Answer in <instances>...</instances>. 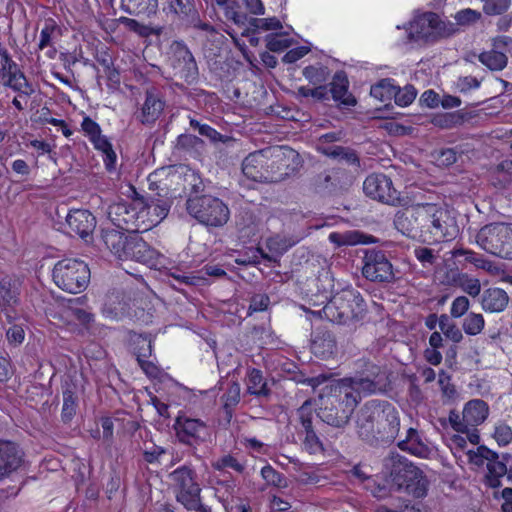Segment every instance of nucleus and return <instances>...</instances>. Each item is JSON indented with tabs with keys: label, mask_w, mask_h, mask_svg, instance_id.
<instances>
[{
	"label": "nucleus",
	"mask_w": 512,
	"mask_h": 512,
	"mask_svg": "<svg viewBox=\"0 0 512 512\" xmlns=\"http://www.w3.org/2000/svg\"><path fill=\"white\" fill-rule=\"evenodd\" d=\"M356 428L359 437L370 445L392 442L400 430L399 413L388 401H368L357 413Z\"/></svg>",
	"instance_id": "f257e3e1"
},
{
	"label": "nucleus",
	"mask_w": 512,
	"mask_h": 512,
	"mask_svg": "<svg viewBox=\"0 0 512 512\" xmlns=\"http://www.w3.org/2000/svg\"><path fill=\"white\" fill-rule=\"evenodd\" d=\"M322 312L325 318L331 322L356 326L363 321L367 309L358 290L343 289L332 296L323 307Z\"/></svg>",
	"instance_id": "f03ea898"
},
{
	"label": "nucleus",
	"mask_w": 512,
	"mask_h": 512,
	"mask_svg": "<svg viewBox=\"0 0 512 512\" xmlns=\"http://www.w3.org/2000/svg\"><path fill=\"white\" fill-rule=\"evenodd\" d=\"M169 479L177 502L187 510L211 512V508L202 503L198 475L191 466L183 465L176 468L169 474Z\"/></svg>",
	"instance_id": "7ed1b4c3"
},
{
	"label": "nucleus",
	"mask_w": 512,
	"mask_h": 512,
	"mask_svg": "<svg viewBox=\"0 0 512 512\" xmlns=\"http://www.w3.org/2000/svg\"><path fill=\"white\" fill-rule=\"evenodd\" d=\"M391 476L398 490H403L416 498H422L427 493L428 481L423 472L397 452L389 455Z\"/></svg>",
	"instance_id": "20e7f679"
},
{
	"label": "nucleus",
	"mask_w": 512,
	"mask_h": 512,
	"mask_svg": "<svg viewBox=\"0 0 512 512\" xmlns=\"http://www.w3.org/2000/svg\"><path fill=\"white\" fill-rule=\"evenodd\" d=\"M107 216L118 229L129 233L147 231L154 221L148 220L147 211L141 207V201H121L109 205Z\"/></svg>",
	"instance_id": "39448f33"
},
{
	"label": "nucleus",
	"mask_w": 512,
	"mask_h": 512,
	"mask_svg": "<svg viewBox=\"0 0 512 512\" xmlns=\"http://www.w3.org/2000/svg\"><path fill=\"white\" fill-rule=\"evenodd\" d=\"M357 404V395L342 384L327 397L317 416L328 425L340 428L348 423Z\"/></svg>",
	"instance_id": "423d86ee"
},
{
	"label": "nucleus",
	"mask_w": 512,
	"mask_h": 512,
	"mask_svg": "<svg viewBox=\"0 0 512 512\" xmlns=\"http://www.w3.org/2000/svg\"><path fill=\"white\" fill-rule=\"evenodd\" d=\"M425 216V240L451 241L459 234L455 214L447 207L426 203Z\"/></svg>",
	"instance_id": "0eeeda50"
},
{
	"label": "nucleus",
	"mask_w": 512,
	"mask_h": 512,
	"mask_svg": "<svg viewBox=\"0 0 512 512\" xmlns=\"http://www.w3.org/2000/svg\"><path fill=\"white\" fill-rule=\"evenodd\" d=\"M52 276L60 289L77 294L87 288L90 282V269L82 260L66 258L54 265Z\"/></svg>",
	"instance_id": "6e6552de"
},
{
	"label": "nucleus",
	"mask_w": 512,
	"mask_h": 512,
	"mask_svg": "<svg viewBox=\"0 0 512 512\" xmlns=\"http://www.w3.org/2000/svg\"><path fill=\"white\" fill-rule=\"evenodd\" d=\"M186 209L199 223L210 227L225 225L230 216L228 206L211 195L190 196L186 201Z\"/></svg>",
	"instance_id": "1a4fd4ad"
},
{
	"label": "nucleus",
	"mask_w": 512,
	"mask_h": 512,
	"mask_svg": "<svg viewBox=\"0 0 512 512\" xmlns=\"http://www.w3.org/2000/svg\"><path fill=\"white\" fill-rule=\"evenodd\" d=\"M475 241L487 253L512 259V224H487L477 232Z\"/></svg>",
	"instance_id": "9d476101"
},
{
	"label": "nucleus",
	"mask_w": 512,
	"mask_h": 512,
	"mask_svg": "<svg viewBox=\"0 0 512 512\" xmlns=\"http://www.w3.org/2000/svg\"><path fill=\"white\" fill-rule=\"evenodd\" d=\"M266 173L279 176L277 179H266V182H280L296 172L302 160L297 151L288 146H275L265 149Z\"/></svg>",
	"instance_id": "9b49d317"
},
{
	"label": "nucleus",
	"mask_w": 512,
	"mask_h": 512,
	"mask_svg": "<svg viewBox=\"0 0 512 512\" xmlns=\"http://www.w3.org/2000/svg\"><path fill=\"white\" fill-rule=\"evenodd\" d=\"M362 274L372 282H391L394 279L393 266L385 252L376 249L365 251Z\"/></svg>",
	"instance_id": "f8f14e48"
},
{
	"label": "nucleus",
	"mask_w": 512,
	"mask_h": 512,
	"mask_svg": "<svg viewBox=\"0 0 512 512\" xmlns=\"http://www.w3.org/2000/svg\"><path fill=\"white\" fill-rule=\"evenodd\" d=\"M425 208L426 204H421L398 212L394 219L396 229L409 238L425 239Z\"/></svg>",
	"instance_id": "ddd939ff"
},
{
	"label": "nucleus",
	"mask_w": 512,
	"mask_h": 512,
	"mask_svg": "<svg viewBox=\"0 0 512 512\" xmlns=\"http://www.w3.org/2000/svg\"><path fill=\"white\" fill-rule=\"evenodd\" d=\"M364 193L379 202L394 205L399 201L397 190L393 187L392 180L384 174H371L363 183Z\"/></svg>",
	"instance_id": "4468645a"
},
{
	"label": "nucleus",
	"mask_w": 512,
	"mask_h": 512,
	"mask_svg": "<svg viewBox=\"0 0 512 512\" xmlns=\"http://www.w3.org/2000/svg\"><path fill=\"white\" fill-rule=\"evenodd\" d=\"M25 462V453L15 442L0 438V482L16 473Z\"/></svg>",
	"instance_id": "2eb2a0df"
},
{
	"label": "nucleus",
	"mask_w": 512,
	"mask_h": 512,
	"mask_svg": "<svg viewBox=\"0 0 512 512\" xmlns=\"http://www.w3.org/2000/svg\"><path fill=\"white\" fill-rule=\"evenodd\" d=\"M173 57L175 75L188 84L194 83L198 78V67L190 50L185 45L176 43Z\"/></svg>",
	"instance_id": "dca6fc26"
},
{
	"label": "nucleus",
	"mask_w": 512,
	"mask_h": 512,
	"mask_svg": "<svg viewBox=\"0 0 512 512\" xmlns=\"http://www.w3.org/2000/svg\"><path fill=\"white\" fill-rule=\"evenodd\" d=\"M164 107L165 101L160 91L155 87L147 88L144 103L140 111L135 114L136 119L144 125L152 124L161 116Z\"/></svg>",
	"instance_id": "f3484780"
},
{
	"label": "nucleus",
	"mask_w": 512,
	"mask_h": 512,
	"mask_svg": "<svg viewBox=\"0 0 512 512\" xmlns=\"http://www.w3.org/2000/svg\"><path fill=\"white\" fill-rule=\"evenodd\" d=\"M66 223L69 234L86 239L92 234L96 227V218L88 210L75 209L68 213Z\"/></svg>",
	"instance_id": "a211bd4d"
},
{
	"label": "nucleus",
	"mask_w": 512,
	"mask_h": 512,
	"mask_svg": "<svg viewBox=\"0 0 512 512\" xmlns=\"http://www.w3.org/2000/svg\"><path fill=\"white\" fill-rule=\"evenodd\" d=\"M179 441L193 446L203 439L206 425L199 419L178 417L175 423Z\"/></svg>",
	"instance_id": "6ab92c4d"
},
{
	"label": "nucleus",
	"mask_w": 512,
	"mask_h": 512,
	"mask_svg": "<svg viewBox=\"0 0 512 512\" xmlns=\"http://www.w3.org/2000/svg\"><path fill=\"white\" fill-rule=\"evenodd\" d=\"M167 194L166 189L162 188L161 192L150 194L146 201H141L143 207L148 213V220L154 221L153 226L162 221L170 210L171 202L165 197Z\"/></svg>",
	"instance_id": "aec40b11"
},
{
	"label": "nucleus",
	"mask_w": 512,
	"mask_h": 512,
	"mask_svg": "<svg viewBox=\"0 0 512 512\" xmlns=\"http://www.w3.org/2000/svg\"><path fill=\"white\" fill-rule=\"evenodd\" d=\"M243 174L253 181L266 182V179H277L266 173L265 149L249 154L242 163Z\"/></svg>",
	"instance_id": "412c9836"
},
{
	"label": "nucleus",
	"mask_w": 512,
	"mask_h": 512,
	"mask_svg": "<svg viewBox=\"0 0 512 512\" xmlns=\"http://www.w3.org/2000/svg\"><path fill=\"white\" fill-rule=\"evenodd\" d=\"M433 22L432 18L428 17V12L423 13L414 18L407 28L408 42H418L423 44L433 43Z\"/></svg>",
	"instance_id": "4be33fe9"
},
{
	"label": "nucleus",
	"mask_w": 512,
	"mask_h": 512,
	"mask_svg": "<svg viewBox=\"0 0 512 512\" xmlns=\"http://www.w3.org/2000/svg\"><path fill=\"white\" fill-rule=\"evenodd\" d=\"M21 281L15 276H5L0 279V309L8 312L19 303Z\"/></svg>",
	"instance_id": "5701e85b"
},
{
	"label": "nucleus",
	"mask_w": 512,
	"mask_h": 512,
	"mask_svg": "<svg viewBox=\"0 0 512 512\" xmlns=\"http://www.w3.org/2000/svg\"><path fill=\"white\" fill-rule=\"evenodd\" d=\"M156 255V251L141 237L133 235L129 237V242L123 259H131L140 263L150 264L156 258Z\"/></svg>",
	"instance_id": "b1692460"
},
{
	"label": "nucleus",
	"mask_w": 512,
	"mask_h": 512,
	"mask_svg": "<svg viewBox=\"0 0 512 512\" xmlns=\"http://www.w3.org/2000/svg\"><path fill=\"white\" fill-rule=\"evenodd\" d=\"M311 350L321 359H329L337 353V343L329 331L317 332L311 342Z\"/></svg>",
	"instance_id": "393cba45"
},
{
	"label": "nucleus",
	"mask_w": 512,
	"mask_h": 512,
	"mask_svg": "<svg viewBox=\"0 0 512 512\" xmlns=\"http://www.w3.org/2000/svg\"><path fill=\"white\" fill-rule=\"evenodd\" d=\"M330 86V93L334 101L346 107L356 104V99L348 92L349 81L344 72L335 73Z\"/></svg>",
	"instance_id": "a878e982"
},
{
	"label": "nucleus",
	"mask_w": 512,
	"mask_h": 512,
	"mask_svg": "<svg viewBox=\"0 0 512 512\" xmlns=\"http://www.w3.org/2000/svg\"><path fill=\"white\" fill-rule=\"evenodd\" d=\"M1 79L3 81V85L17 92L20 98L25 99V103L27 102V99L35 92L33 84L28 81L25 74L21 70L4 75L1 77Z\"/></svg>",
	"instance_id": "bb28decb"
},
{
	"label": "nucleus",
	"mask_w": 512,
	"mask_h": 512,
	"mask_svg": "<svg viewBox=\"0 0 512 512\" xmlns=\"http://www.w3.org/2000/svg\"><path fill=\"white\" fill-rule=\"evenodd\" d=\"M101 239L105 246L119 259H123L129 237L123 232L115 229H103Z\"/></svg>",
	"instance_id": "cd10ccee"
},
{
	"label": "nucleus",
	"mask_w": 512,
	"mask_h": 512,
	"mask_svg": "<svg viewBox=\"0 0 512 512\" xmlns=\"http://www.w3.org/2000/svg\"><path fill=\"white\" fill-rule=\"evenodd\" d=\"M489 413L487 403L481 399H473L465 404L463 419L468 426L474 427L483 423Z\"/></svg>",
	"instance_id": "c85d7f7f"
},
{
	"label": "nucleus",
	"mask_w": 512,
	"mask_h": 512,
	"mask_svg": "<svg viewBox=\"0 0 512 512\" xmlns=\"http://www.w3.org/2000/svg\"><path fill=\"white\" fill-rule=\"evenodd\" d=\"M508 302V294L500 288L486 289L481 298L482 308L488 312H501L507 307Z\"/></svg>",
	"instance_id": "c756f323"
},
{
	"label": "nucleus",
	"mask_w": 512,
	"mask_h": 512,
	"mask_svg": "<svg viewBox=\"0 0 512 512\" xmlns=\"http://www.w3.org/2000/svg\"><path fill=\"white\" fill-rule=\"evenodd\" d=\"M398 447L421 458L428 457L430 453L428 446L421 440L418 431L414 428L407 430L405 439L399 441Z\"/></svg>",
	"instance_id": "7c9ffc66"
},
{
	"label": "nucleus",
	"mask_w": 512,
	"mask_h": 512,
	"mask_svg": "<svg viewBox=\"0 0 512 512\" xmlns=\"http://www.w3.org/2000/svg\"><path fill=\"white\" fill-rule=\"evenodd\" d=\"M349 381L350 386H345L349 391H352L357 395L358 400L360 399L361 393L364 395H370L378 392H384L387 387L386 384H383L380 381L370 380L359 375H355L353 378H350Z\"/></svg>",
	"instance_id": "2f4dec72"
},
{
	"label": "nucleus",
	"mask_w": 512,
	"mask_h": 512,
	"mask_svg": "<svg viewBox=\"0 0 512 512\" xmlns=\"http://www.w3.org/2000/svg\"><path fill=\"white\" fill-rule=\"evenodd\" d=\"M158 7V0H121V9L130 15H151Z\"/></svg>",
	"instance_id": "473e14b6"
},
{
	"label": "nucleus",
	"mask_w": 512,
	"mask_h": 512,
	"mask_svg": "<svg viewBox=\"0 0 512 512\" xmlns=\"http://www.w3.org/2000/svg\"><path fill=\"white\" fill-rule=\"evenodd\" d=\"M247 392L256 397H267L270 395V389L263 374L258 369H251L247 374Z\"/></svg>",
	"instance_id": "72a5a7b5"
},
{
	"label": "nucleus",
	"mask_w": 512,
	"mask_h": 512,
	"mask_svg": "<svg viewBox=\"0 0 512 512\" xmlns=\"http://www.w3.org/2000/svg\"><path fill=\"white\" fill-rule=\"evenodd\" d=\"M356 375L388 385L386 372L379 365L368 360L362 359L357 362Z\"/></svg>",
	"instance_id": "f704fd0d"
},
{
	"label": "nucleus",
	"mask_w": 512,
	"mask_h": 512,
	"mask_svg": "<svg viewBox=\"0 0 512 512\" xmlns=\"http://www.w3.org/2000/svg\"><path fill=\"white\" fill-rule=\"evenodd\" d=\"M94 148L102 153L105 167L108 171L115 170L117 156L112 148V144L106 136L100 134L94 140H91Z\"/></svg>",
	"instance_id": "c9c22d12"
},
{
	"label": "nucleus",
	"mask_w": 512,
	"mask_h": 512,
	"mask_svg": "<svg viewBox=\"0 0 512 512\" xmlns=\"http://www.w3.org/2000/svg\"><path fill=\"white\" fill-rule=\"evenodd\" d=\"M428 17H431L433 22V43L451 37L458 32V28L454 23L443 21L438 14L428 12Z\"/></svg>",
	"instance_id": "e433bc0d"
},
{
	"label": "nucleus",
	"mask_w": 512,
	"mask_h": 512,
	"mask_svg": "<svg viewBox=\"0 0 512 512\" xmlns=\"http://www.w3.org/2000/svg\"><path fill=\"white\" fill-rule=\"evenodd\" d=\"M479 61L491 71H501L507 66L508 57L505 53L491 49L478 56Z\"/></svg>",
	"instance_id": "4c0bfd02"
},
{
	"label": "nucleus",
	"mask_w": 512,
	"mask_h": 512,
	"mask_svg": "<svg viewBox=\"0 0 512 512\" xmlns=\"http://www.w3.org/2000/svg\"><path fill=\"white\" fill-rule=\"evenodd\" d=\"M468 119V114L462 111H455L436 116L433 119L435 126L441 129H451L462 125Z\"/></svg>",
	"instance_id": "58836bf2"
},
{
	"label": "nucleus",
	"mask_w": 512,
	"mask_h": 512,
	"mask_svg": "<svg viewBox=\"0 0 512 512\" xmlns=\"http://www.w3.org/2000/svg\"><path fill=\"white\" fill-rule=\"evenodd\" d=\"M300 241V238L287 237L284 235H275L267 239V247L271 252L276 254H283L289 248L294 246Z\"/></svg>",
	"instance_id": "ea45409f"
},
{
	"label": "nucleus",
	"mask_w": 512,
	"mask_h": 512,
	"mask_svg": "<svg viewBox=\"0 0 512 512\" xmlns=\"http://www.w3.org/2000/svg\"><path fill=\"white\" fill-rule=\"evenodd\" d=\"M325 156L330 157L335 160L343 161L350 165H358L359 164V158L355 152V150L349 148V147H343V146H335L331 150H324Z\"/></svg>",
	"instance_id": "a19ab883"
},
{
	"label": "nucleus",
	"mask_w": 512,
	"mask_h": 512,
	"mask_svg": "<svg viewBox=\"0 0 512 512\" xmlns=\"http://www.w3.org/2000/svg\"><path fill=\"white\" fill-rule=\"evenodd\" d=\"M211 467L219 472H225L226 469H232L241 474L245 470V465L238 461L236 457L231 454H226L211 462Z\"/></svg>",
	"instance_id": "79ce46f5"
},
{
	"label": "nucleus",
	"mask_w": 512,
	"mask_h": 512,
	"mask_svg": "<svg viewBox=\"0 0 512 512\" xmlns=\"http://www.w3.org/2000/svg\"><path fill=\"white\" fill-rule=\"evenodd\" d=\"M484 325L483 315L471 312L464 318L462 328L467 335L475 336L482 332Z\"/></svg>",
	"instance_id": "37998d69"
},
{
	"label": "nucleus",
	"mask_w": 512,
	"mask_h": 512,
	"mask_svg": "<svg viewBox=\"0 0 512 512\" xmlns=\"http://www.w3.org/2000/svg\"><path fill=\"white\" fill-rule=\"evenodd\" d=\"M77 408V397L75 392L67 387L63 391V407H62V419L64 422H69L76 413Z\"/></svg>",
	"instance_id": "c03bdc74"
},
{
	"label": "nucleus",
	"mask_w": 512,
	"mask_h": 512,
	"mask_svg": "<svg viewBox=\"0 0 512 512\" xmlns=\"http://www.w3.org/2000/svg\"><path fill=\"white\" fill-rule=\"evenodd\" d=\"M120 22L123 25H125L130 31H133L141 37H148L152 34L159 35L161 33V29H155L150 26L144 25L132 18L121 17Z\"/></svg>",
	"instance_id": "a18cd8bd"
},
{
	"label": "nucleus",
	"mask_w": 512,
	"mask_h": 512,
	"mask_svg": "<svg viewBox=\"0 0 512 512\" xmlns=\"http://www.w3.org/2000/svg\"><path fill=\"white\" fill-rule=\"evenodd\" d=\"M171 279L174 281L171 285L179 291H183L182 286H198L204 282V278L185 273H171Z\"/></svg>",
	"instance_id": "49530a36"
},
{
	"label": "nucleus",
	"mask_w": 512,
	"mask_h": 512,
	"mask_svg": "<svg viewBox=\"0 0 512 512\" xmlns=\"http://www.w3.org/2000/svg\"><path fill=\"white\" fill-rule=\"evenodd\" d=\"M133 345L137 361L139 359L149 358L152 355V340L148 336L137 335L133 339Z\"/></svg>",
	"instance_id": "de8ad7c7"
},
{
	"label": "nucleus",
	"mask_w": 512,
	"mask_h": 512,
	"mask_svg": "<svg viewBox=\"0 0 512 512\" xmlns=\"http://www.w3.org/2000/svg\"><path fill=\"white\" fill-rule=\"evenodd\" d=\"M458 286L472 297H476L480 294L481 284L478 279L471 278L467 274L458 273L457 279H455Z\"/></svg>",
	"instance_id": "09e8293b"
},
{
	"label": "nucleus",
	"mask_w": 512,
	"mask_h": 512,
	"mask_svg": "<svg viewBox=\"0 0 512 512\" xmlns=\"http://www.w3.org/2000/svg\"><path fill=\"white\" fill-rule=\"evenodd\" d=\"M297 416L303 432L314 429L313 427V419H314V410L312 408V403L310 400H306L300 408L297 410Z\"/></svg>",
	"instance_id": "8fccbe9b"
},
{
	"label": "nucleus",
	"mask_w": 512,
	"mask_h": 512,
	"mask_svg": "<svg viewBox=\"0 0 512 512\" xmlns=\"http://www.w3.org/2000/svg\"><path fill=\"white\" fill-rule=\"evenodd\" d=\"M261 476L267 484L284 488L287 486V480L283 474L276 471L272 466L266 465L261 469Z\"/></svg>",
	"instance_id": "3c124183"
},
{
	"label": "nucleus",
	"mask_w": 512,
	"mask_h": 512,
	"mask_svg": "<svg viewBox=\"0 0 512 512\" xmlns=\"http://www.w3.org/2000/svg\"><path fill=\"white\" fill-rule=\"evenodd\" d=\"M240 385L237 382L230 381L227 383L225 392L221 396L223 405L226 407H236L240 401Z\"/></svg>",
	"instance_id": "603ef678"
},
{
	"label": "nucleus",
	"mask_w": 512,
	"mask_h": 512,
	"mask_svg": "<svg viewBox=\"0 0 512 512\" xmlns=\"http://www.w3.org/2000/svg\"><path fill=\"white\" fill-rule=\"evenodd\" d=\"M248 24L253 28V31L263 30H278L282 28V23L276 17L271 18H250Z\"/></svg>",
	"instance_id": "864d4df0"
},
{
	"label": "nucleus",
	"mask_w": 512,
	"mask_h": 512,
	"mask_svg": "<svg viewBox=\"0 0 512 512\" xmlns=\"http://www.w3.org/2000/svg\"><path fill=\"white\" fill-rule=\"evenodd\" d=\"M360 235L354 231H347L344 233L333 232L329 235L331 243L337 246L354 245L361 242Z\"/></svg>",
	"instance_id": "5fc2aeb1"
},
{
	"label": "nucleus",
	"mask_w": 512,
	"mask_h": 512,
	"mask_svg": "<svg viewBox=\"0 0 512 512\" xmlns=\"http://www.w3.org/2000/svg\"><path fill=\"white\" fill-rule=\"evenodd\" d=\"M393 95L398 106L406 107L414 101L417 91L412 85H407L404 88H396Z\"/></svg>",
	"instance_id": "6e6d98bb"
},
{
	"label": "nucleus",
	"mask_w": 512,
	"mask_h": 512,
	"mask_svg": "<svg viewBox=\"0 0 512 512\" xmlns=\"http://www.w3.org/2000/svg\"><path fill=\"white\" fill-rule=\"evenodd\" d=\"M170 10L180 17H187L194 11L193 0H167Z\"/></svg>",
	"instance_id": "4d7b16f0"
},
{
	"label": "nucleus",
	"mask_w": 512,
	"mask_h": 512,
	"mask_svg": "<svg viewBox=\"0 0 512 512\" xmlns=\"http://www.w3.org/2000/svg\"><path fill=\"white\" fill-rule=\"evenodd\" d=\"M305 438L303 440L304 448L310 453L315 454L323 451V444L316 434L314 429L304 432Z\"/></svg>",
	"instance_id": "13d9d810"
},
{
	"label": "nucleus",
	"mask_w": 512,
	"mask_h": 512,
	"mask_svg": "<svg viewBox=\"0 0 512 512\" xmlns=\"http://www.w3.org/2000/svg\"><path fill=\"white\" fill-rule=\"evenodd\" d=\"M480 17H481V14L479 12H477L476 10H473L470 8L463 9V10L458 11L455 14V16H454V19L456 20L455 25L469 26L471 24L476 23L480 19Z\"/></svg>",
	"instance_id": "bf43d9fd"
},
{
	"label": "nucleus",
	"mask_w": 512,
	"mask_h": 512,
	"mask_svg": "<svg viewBox=\"0 0 512 512\" xmlns=\"http://www.w3.org/2000/svg\"><path fill=\"white\" fill-rule=\"evenodd\" d=\"M0 77L20 70L16 62L11 58L8 50L0 45Z\"/></svg>",
	"instance_id": "052dcab7"
},
{
	"label": "nucleus",
	"mask_w": 512,
	"mask_h": 512,
	"mask_svg": "<svg viewBox=\"0 0 512 512\" xmlns=\"http://www.w3.org/2000/svg\"><path fill=\"white\" fill-rule=\"evenodd\" d=\"M509 3L510 0H486L483 11L490 16L500 15L508 9Z\"/></svg>",
	"instance_id": "680f3d73"
},
{
	"label": "nucleus",
	"mask_w": 512,
	"mask_h": 512,
	"mask_svg": "<svg viewBox=\"0 0 512 512\" xmlns=\"http://www.w3.org/2000/svg\"><path fill=\"white\" fill-rule=\"evenodd\" d=\"M339 140H340V133H336V132L326 133L318 138L317 143H316V150L319 153L325 155L324 150H326V149L331 150L332 148H334L336 146L334 143Z\"/></svg>",
	"instance_id": "e2e57ef3"
},
{
	"label": "nucleus",
	"mask_w": 512,
	"mask_h": 512,
	"mask_svg": "<svg viewBox=\"0 0 512 512\" xmlns=\"http://www.w3.org/2000/svg\"><path fill=\"white\" fill-rule=\"evenodd\" d=\"M494 438L501 446L508 445L512 441V429L504 422H499L495 426Z\"/></svg>",
	"instance_id": "0e129e2a"
},
{
	"label": "nucleus",
	"mask_w": 512,
	"mask_h": 512,
	"mask_svg": "<svg viewBox=\"0 0 512 512\" xmlns=\"http://www.w3.org/2000/svg\"><path fill=\"white\" fill-rule=\"evenodd\" d=\"M266 47L272 52H281L292 45V41L279 38V34H269L266 36Z\"/></svg>",
	"instance_id": "69168bd1"
},
{
	"label": "nucleus",
	"mask_w": 512,
	"mask_h": 512,
	"mask_svg": "<svg viewBox=\"0 0 512 512\" xmlns=\"http://www.w3.org/2000/svg\"><path fill=\"white\" fill-rule=\"evenodd\" d=\"M57 27L52 22H46L45 26L42 28L40 32V39L38 43V48L40 50H44L47 47H50L52 44V37L56 32Z\"/></svg>",
	"instance_id": "338daca9"
},
{
	"label": "nucleus",
	"mask_w": 512,
	"mask_h": 512,
	"mask_svg": "<svg viewBox=\"0 0 512 512\" xmlns=\"http://www.w3.org/2000/svg\"><path fill=\"white\" fill-rule=\"evenodd\" d=\"M462 155V151H459L457 147L442 149L437 157V161L440 165L450 166L456 163L458 156Z\"/></svg>",
	"instance_id": "774afa93"
}]
</instances>
